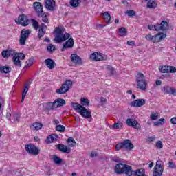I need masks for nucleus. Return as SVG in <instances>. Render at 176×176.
<instances>
[{
  "instance_id": "17",
  "label": "nucleus",
  "mask_w": 176,
  "mask_h": 176,
  "mask_svg": "<svg viewBox=\"0 0 176 176\" xmlns=\"http://www.w3.org/2000/svg\"><path fill=\"white\" fill-rule=\"evenodd\" d=\"M74 45H75L74 38L71 37L63 44L61 52H65L66 49H72L74 47Z\"/></svg>"
},
{
  "instance_id": "49",
  "label": "nucleus",
  "mask_w": 176,
  "mask_h": 176,
  "mask_svg": "<svg viewBox=\"0 0 176 176\" xmlns=\"http://www.w3.org/2000/svg\"><path fill=\"white\" fill-rule=\"evenodd\" d=\"M168 72H170V74H175V72H176V67L173 66H168Z\"/></svg>"
},
{
  "instance_id": "40",
  "label": "nucleus",
  "mask_w": 176,
  "mask_h": 176,
  "mask_svg": "<svg viewBox=\"0 0 176 176\" xmlns=\"http://www.w3.org/2000/svg\"><path fill=\"white\" fill-rule=\"evenodd\" d=\"M106 69L109 71L110 75H115V69L112 66L107 65Z\"/></svg>"
},
{
  "instance_id": "1",
  "label": "nucleus",
  "mask_w": 176,
  "mask_h": 176,
  "mask_svg": "<svg viewBox=\"0 0 176 176\" xmlns=\"http://www.w3.org/2000/svg\"><path fill=\"white\" fill-rule=\"evenodd\" d=\"M116 174H125L126 176L133 175V168L130 165L125 164H118L114 168Z\"/></svg>"
},
{
  "instance_id": "24",
  "label": "nucleus",
  "mask_w": 176,
  "mask_h": 176,
  "mask_svg": "<svg viewBox=\"0 0 176 176\" xmlns=\"http://www.w3.org/2000/svg\"><path fill=\"white\" fill-rule=\"evenodd\" d=\"M166 36H167V34L162 32L155 34L154 36V43L160 42L161 41H163V39H165Z\"/></svg>"
},
{
  "instance_id": "61",
  "label": "nucleus",
  "mask_w": 176,
  "mask_h": 176,
  "mask_svg": "<svg viewBox=\"0 0 176 176\" xmlns=\"http://www.w3.org/2000/svg\"><path fill=\"white\" fill-rule=\"evenodd\" d=\"M155 84L157 85V86H160V85H162V80H157L155 81Z\"/></svg>"
},
{
  "instance_id": "58",
  "label": "nucleus",
  "mask_w": 176,
  "mask_h": 176,
  "mask_svg": "<svg viewBox=\"0 0 176 176\" xmlns=\"http://www.w3.org/2000/svg\"><path fill=\"white\" fill-rule=\"evenodd\" d=\"M170 122L172 123V124H176V117L171 118Z\"/></svg>"
},
{
  "instance_id": "42",
  "label": "nucleus",
  "mask_w": 176,
  "mask_h": 176,
  "mask_svg": "<svg viewBox=\"0 0 176 176\" xmlns=\"http://www.w3.org/2000/svg\"><path fill=\"white\" fill-rule=\"evenodd\" d=\"M46 109H47V111H53V109H54V106L53 104V102L47 103Z\"/></svg>"
},
{
  "instance_id": "4",
  "label": "nucleus",
  "mask_w": 176,
  "mask_h": 176,
  "mask_svg": "<svg viewBox=\"0 0 176 176\" xmlns=\"http://www.w3.org/2000/svg\"><path fill=\"white\" fill-rule=\"evenodd\" d=\"M56 32V36L54 38V41L56 43H61V42H64L65 41H67V39H69L70 38L71 34L66 33L64 34L63 32V30L60 29V28H56L55 30Z\"/></svg>"
},
{
  "instance_id": "37",
  "label": "nucleus",
  "mask_w": 176,
  "mask_h": 176,
  "mask_svg": "<svg viewBox=\"0 0 176 176\" xmlns=\"http://www.w3.org/2000/svg\"><path fill=\"white\" fill-rule=\"evenodd\" d=\"M159 69L163 74H168V66H160Z\"/></svg>"
},
{
  "instance_id": "26",
  "label": "nucleus",
  "mask_w": 176,
  "mask_h": 176,
  "mask_svg": "<svg viewBox=\"0 0 176 176\" xmlns=\"http://www.w3.org/2000/svg\"><path fill=\"white\" fill-rule=\"evenodd\" d=\"M111 129L112 130H122L123 129V123L120 121H118V122H115L113 125H111Z\"/></svg>"
},
{
  "instance_id": "32",
  "label": "nucleus",
  "mask_w": 176,
  "mask_h": 176,
  "mask_svg": "<svg viewBox=\"0 0 176 176\" xmlns=\"http://www.w3.org/2000/svg\"><path fill=\"white\" fill-rule=\"evenodd\" d=\"M80 101L82 107H89L90 105V101L86 98H81Z\"/></svg>"
},
{
  "instance_id": "18",
  "label": "nucleus",
  "mask_w": 176,
  "mask_h": 176,
  "mask_svg": "<svg viewBox=\"0 0 176 176\" xmlns=\"http://www.w3.org/2000/svg\"><path fill=\"white\" fill-rule=\"evenodd\" d=\"M162 91L164 93V94H172V96H176V90L175 89L168 86L166 85L162 87Z\"/></svg>"
},
{
  "instance_id": "63",
  "label": "nucleus",
  "mask_w": 176,
  "mask_h": 176,
  "mask_svg": "<svg viewBox=\"0 0 176 176\" xmlns=\"http://www.w3.org/2000/svg\"><path fill=\"white\" fill-rule=\"evenodd\" d=\"M12 116V114H10V113H7L6 114V118L8 120H10V118Z\"/></svg>"
},
{
  "instance_id": "16",
  "label": "nucleus",
  "mask_w": 176,
  "mask_h": 176,
  "mask_svg": "<svg viewBox=\"0 0 176 176\" xmlns=\"http://www.w3.org/2000/svg\"><path fill=\"white\" fill-rule=\"evenodd\" d=\"M70 58L72 63H74V64H76V65H82V64H83L82 58L76 54H72Z\"/></svg>"
},
{
  "instance_id": "13",
  "label": "nucleus",
  "mask_w": 176,
  "mask_h": 176,
  "mask_svg": "<svg viewBox=\"0 0 176 176\" xmlns=\"http://www.w3.org/2000/svg\"><path fill=\"white\" fill-rule=\"evenodd\" d=\"M16 24H20L23 27H27L28 25V18L24 14L19 15L18 20H15Z\"/></svg>"
},
{
  "instance_id": "54",
  "label": "nucleus",
  "mask_w": 176,
  "mask_h": 176,
  "mask_svg": "<svg viewBox=\"0 0 176 176\" xmlns=\"http://www.w3.org/2000/svg\"><path fill=\"white\" fill-rule=\"evenodd\" d=\"M126 44L129 45V46H134V45H135V42L134 41H127Z\"/></svg>"
},
{
  "instance_id": "55",
  "label": "nucleus",
  "mask_w": 176,
  "mask_h": 176,
  "mask_svg": "<svg viewBox=\"0 0 176 176\" xmlns=\"http://www.w3.org/2000/svg\"><path fill=\"white\" fill-rule=\"evenodd\" d=\"M28 90H30V88H28V84H25V87L23 89V92L28 93Z\"/></svg>"
},
{
  "instance_id": "31",
  "label": "nucleus",
  "mask_w": 176,
  "mask_h": 176,
  "mask_svg": "<svg viewBox=\"0 0 176 176\" xmlns=\"http://www.w3.org/2000/svg\"><path fill=\"white\" fill-rule=\"evenodd\" d=\"M156 6H157V3H156V1L153 0H150L147 3V8L149 9H154V8H156Z\"/></svg>"
},
{
  "instance_id": "57",
  "label": "nucleus",
  "mask_w": 176,
  "mask_h": 176,
  "mask_svg": "<svg viewBox=\"0 0 176 176\" xmlns=\"http://www.w3.org/2000/svg\"><path fill=\"white\" fill-rule=\"evenodd\" d=\"M100 102H102V104H105V102H107V98L104 97H100Z\"/></svg>"
},
{
  "instance_id": "47",
  "label": "nucleus",
  "mask_w": 176,
  "mask_h": 176,
  "mask_svg": "<svg viewBox=\"0 0 176 176\" xmlns=\"http://www.w3.org/2000/svg\"><path fill=\"white\" fill-rule=\"evenodd\" d=\"M147 41H152V42L155 43V36H151V34L146 35L145 36Z\"/></svg>"
},
{
  "instance_id": "29",
  "label": "nucleus",
  "mask_w": 176,
  "mask_h": 176,
  "mask_svg": "<svg viewBox=\"0 0 176 176\" xmlns=\"http://www.w3.org/2000/svg\"><path fill=\"white\" fill-rule=\"evenodd\" d=\"M10 67L9 66H1L0 67V73L1 74H9L10 72Z\"/></svg>"
},
{
  "instance_id": "43",
  "label": "nucleus",
  "mask_w": 176,
  "mask_h": 176,
  "mask_svg": "<svg viewBox=\"0 0 176 176\" xmlns=\"http://www.w3.org/2000/svg\"><path fill=\"white\" fill-rule=\"evenodd\" d=\"M32 64H34V60L31 58L28 59V60L26 61V66L25 68H30Z\"/></svg>"
},
{
  "instance_id": "15",
  "label": "nucleus",
  "mask_w": 176,
  "mask_h": 176,
  "mask_svg": "<svg viewBox=\"0 0 176 176\" xmlns=\"http://www.w3.org/2000/svg\"><path fill=\"white\" fill-rule=\"evenodd\" d=\"M168 30V23L166 21H162L161 24L155 25V31H167Z\"/></svg>"
},
{
  "instance_id": "64",
  "label": "nucleus",
  "mask_w": 176,
  "mask_h": 176,
  "mask_svg": "<svg viewBox=\"0 0 176 176\" xmlns=\"http://www.w3.org/2000/svg\"><path fill=\"white\" fill-rule=\"evenodd\" d=\"M160 124H162V122H160L157 121V122H154V126H160Z\"/></svg>"
},
{
  "instance_id": "19",
  "label": "nucleus",
  "mask_w": 176,
  "mask_h": 176,
  "mask_svg": "<svg viewBox=\"0 0 176 176\" xmlns=\"http://www.w3.org/2000/svg\"><path fill=\"white\" fill-rule=\"evenodd\" d=\"M56 6V1L54 0H46L45 1V7L47 10L53 12L54 10V7Z\"/></svg>"
},
{
  "instance_id": "56",
  "label": "nucleus",
  "mask_w": 176,
  "mask_h": 176,
  "mask_svg": "<svg viewBox=\"0 0 176 176\" xmlns=\"http://www.w3.org/2000/svg\"><path fill=\"white\" fill-rule=\"evenodd\" d=\"M113 162H116V163H120V159L118 157H114L112 158Z\"/></svg>"
},
{
  "instance_id": "33",
  "label": "nucleus",
  "mask_w": 176,
  "mask_h": 176,
  "mask_svg": "<svg viewBox=\"0 0 176 176\" xmlns=\"http://www.w3.org/2000/svg\"><path fill=\"white\" fill-rule=\"evenodd\" d=\"M120 36H126L127 30L124 27L120 28L118 30Z\"/></svg>"
},
{
  "instance_id": "36",
  "label": "nucleus",
  "mask_w": 176,
  "mask_h": 176,
  "mask_svg": "<svg viewBox=\"0 0 176 176\" xmlns=\"http://www.w3.org/2000/svg\"><path fill=\"white\" fill-rule=\"evenodd\" d=\"M53 161L55 164H61V163L63 162V160L58 157L57 155L53 156Z\"/></svg>"
},
{
  "instance_id": "21",
  "label": "nucleus",
  "mask_w": 176,
  "mask_h": 176,
  "mask_svg": "<svg viewBox=\"0 0 176 176\" xmlns=\"http://www.w3.org/2000/svg\"><path fill=\"white\" fill-rule=\"evenodd\" d=\"M16 51L14 50H4L1 52V56L4 58H8L10 56H14L16 54Z\"/></svg>"
},
{
  "instance_id": "2",
  "label": "nucleus",
  "mask_w": 176,
  "mask_h": 176,
  "mask_svg": "<svg viewBox=\"0 0 176 176\" xmlns=\"http://www.w3.org/2000/svg\"><path fill=\"white\" fill-rule=\"evenodd\" d=\"M72 107L74 111H78V113L81 116H82V118H85V119L91 118V112L89 111L87 109L82 106L80 104L72 102Z\"/></svg>"
},
{
  "instance_id": "30",
  "label": "nucleus",
  "mask_w": 176,
  "mask_h": 176,
  "mask_svg": "<svg viewBox=\"0 0 176 176\" xmlns=\"http://www.w3.org/2000/svg\"><path fill=\"white\" fill-rule=\"evenodd\" d=\"M48 14H49V13H47V12H43L38 17H42V21H43V23H46V24H49V18H47Z\"/></svg>"
},
{
  "instance_id": "6",
  "label": "nucleus",
  "mask_w": 176,
  "mask_h": 176,
  "mask_svg": "<svg viewBox=\"0 0 176 176\" xmlns=\"http://www.w3.org/2000/svg\"><path fill=\"white\" fill-rule=\"evenodd\" d=\"M134 148V145L131 143L130 140H125L121 143H118L116 146V151H120V149H126L127 151H131Z\"/></svg>"
},
{
  "instance_id": "28",
  "label": "nucleus",
  "mask_w": 176,
  "mask_h": 176,
  "mask_svg": "<svg viewBox=\"0 0 176 176\" xmlns=\"http://www.w3.org/2000/svg\"><path fill=\"white\" fill-rule=\"evenodd\" d=\"M81 3L82 0H70L69 1V4L72 8H79Z\"/></svg>"
},
{
  "instance_id": "27",
  "label": "nucleus",
  "mask_w": 176,
  "mask_h": 176,
  "mask_svg": "<svg viewBox=\"0 0 176 176\" xmlns=\"http://www.w3.org/2000/svg\"><path fill=\"white\" fill-rule=\"evenodd\" d=\"M102 16H104V23H106V24H111V23H112V21H111V14H109L108 12L102 13Z\"/></svg>"
},
{
  "instance_id": "23",
  "label": "nucleus",
  "mask_w": 176,
  "mask_h": 176,
  "mask_svg": "<svg viewBox=\"0 0 176 176\" xmlns=\"http://www.w3.org/2000/svg\"><path fill=\"white\" fill-rule=\"evenodd\" d=\"M56 148L63 153H71V148L64 144H58Z\"/></svg>"
},
{
  "instance_id": "50",
  "label": "nucleus",
  "mask_w": 176,
  "mask_h": 176,
  "mask_svg": "<svg viewBox=\"0 0 176 176\" xmlns=\"http://www.w3.org/2000/svg\"><path fill=\"white\" fill-rule=\"evenodd\" d=\"M102 60H105V58H104V56H102V54L98 53V58L96 59V61H102Z\"/></svg>"
},
{
  "instance_id": "11",
  "label": "nucleus",
  "mask_w": 176,
  "mask_h": 176,
  "mask_svg": "<svg viewBox=\"0 0 176 176\" xmlns=\"http://www.w3.org/2000/svg\"><path fill=\"white\" fill-rule=\"evenodd\" d=\"M163 171H164V168L162 166V162L157 161L154 167L153 176H162L163 175Z\"/></svg>"
},
{
  "instance_id": "51",
  "label": "nucleus",
  "mask_w": 176,
  "mask_h": 176,
  "mask_svg": "<svg viewBox=\"0 0 176 176\" xmlns=\"http://www.w3.org/2000/svg\"><path fill=\"white\" fill-rule=\"evenodd\" d=\"M156 147L159 149H162L163 148V142L162 141L157 142Z\"/></svg>"
},
{
  "instance_id": "44",
  "label": "nucleus",
  "mask_w": 176,
  "mask_h": 176,
  "mask_svg": "<svg viewBox=\"0 0 176 176\" xmlns=\"http://www.w3.org/2000/svg\"><path fill=\"white\" fill-rule=\"evenodd\" d=\"M56 101H58V103L59 105H60V107H63V105H65L66 104L65 100L63 98H58L56 99Z\"/></svg>"
},
{
  "instance_id": "53",
  "label": "nucleus",
  "mask_w": 176,
  "mask_h": 176,
  "mask_svg": "<svg viewBox=\"0 0 176 176\" xmlns=\"http://www.w3.org/2000/svg\"><path fill=\"white\" fill-rule=\"evenodd\" d=\"M168 166L170 168H175V164L173 162H168Z\"/></svg>"
},
{
  "instance_id": "5",
  "label": "nucleus",
  "mask_w": 176,
  "mask_h": 176,
  "mask_svg": "<svg viewBox=\"0 0 176 176\" xmlns=\"http://www.w3.org/2000/svg\"><path fill=\"white\" fill-rule=\"evenodd\" d=\"M138 89L145 91L148 89V81L145 80V75L142 73H138L136 79Z\"/></svg>"
},
{
  "instance_id": "45",
  "label": "nucleus",
  "mask_w": 176,
  "mask_h": 176,
  "mask_svg": "<svg viewBox=\"0 0 176 176\" xmlns=\"http://www.w3.org/2000/svg\"><path fill=\"white\" fill-rule=\"evenodd\" d=\"M98 56V52H94L91 54L90 58H91L92 60H94L95 61H97Z\"/></svg>"
},
{
  "instance_id": "46",
  "label": "nucleus",
  "mask_w": 176,
  "mask_h": 176,
  "mask_svg": "<svg viewBox=\"0 0 176 176\" xmlns=\"http://www.w3.org/2000/svg\"><path fill=\"white\" fill-rule=\"evenodd\" d=\"M21 116L19 114L14 115V123H19L20 122Z\"/></svg>"
},
{
  "instance_id": "10",
  "label": "nucleus",
  "mask_w": 176,
  "mask_h": 176,
  "mask_svg": "<svg viewBox=\"0 0 176 176\" xmlns=\"http://www.w3.org/2000/svg\"><path fill=\"white\" fill-rule=\"evenodd\" d=\"M25 58V55L23 53L16 52L15 55L12 57V61L16 67H21V61L20 60H24Z\"/></svg>"
},
{
  "instance_id": "7",
  "label": "nucleus",
  "mask_w": 176,
  "mask_h": 176,
  "mask_svg": "<svg viewBox=\"0 0 176 176\" xmlns=\"http://www.w3.org/2000/svg\"><path fill=\"white\" fill-rule=\"evenodd\" d=\"M72 87V81L66 80L60 87V89L56 90L57 94H65Z\"/></svg>"
},
{
  "instance_id": "52",
  "label": "nucleus",
  "mask_w": 176,
  "mask_h": 176,
  "mask_svg": "<svg viewBox=\"0 0 176 176\" xmlns=\"http://www.w3.org/2000/svg\"><path fill=\"white\" fill-rule=\"evenodd\" d=\"M53 105H54V109H55V108H58L60 107V104H58V102L57 101V99L52 102Z\"/></svg>"
},
{
  "instance_id": "35",
  "label": "nucleus",
  "mask_w": 176,
  "mask_h": 176,
  "mask_svg": "<svg viewBox=\"0 0 176 176\" xmlns=\"http://www.w3.org/2000/svg\"><path fill=\"white\" fill-rule=\"evenodd\" d=\"M32 126L34 127V130H41L42 127H43V124L41 122H35L33 123Z\"/></svg>"
},
{
  "instance_id": "25",
  "label": "nucleus",
  "mask_w": 176,
  "mask_h": 176,
  "mask_svg": "<svg viewBox=\"0 0 176 176\" xmlns=\"http://www.w3.org/2000/svg\"><path fill=\"white\" fill-rule=\"evenodd\" d=\"M57 138H58V135H56V134L50 135L47 138L45 142L46 144H52V142H54V141H57Z\"/></svg>"
},
{
  "instance_id": "3",
  "label": "nucleus",
  "mask_w": 176,
  "mask_h": 176,
  "mask_svg": "<svg viewBox=\"0 0 176 176\" xmlns=\"http://www.w3.org/2000/svg\"><path fill=\"white\" fill-rule=\"evenodd\" d=\"M32 27L34 30H39L38 33V38H41L44 36L45 34H46V30H47V26L45 23H41L39 27V23L38 21L32 19H31Z\"/></svg>"
},
{
  "instance_id": "60",
  "label": "nucleus",
  "mask_w": 176,
  "mask_h": 176,
  "mask_svg": "<svg viewBox=\"0 0 176 176\" xmlns=\"http://www.w3.org/2000/svg\"><path fill=\"white\" fill-rule=\"evenodd\" d=\"M148 30H151L153 31V30H155V25L153 26V25H148Z\"/></svg>"
},
{
  "instance_id": "9",
  "label": "nucleus",
  "mask_w": 176,
  "mask_h": 176,
  "mask_svg": "<svg viewBox=\"0 0 176 176\" xmlns=\"http://www.w3.org/2000/svg\"><path fill=\"white\" fill-rule=\"evenodd\" d=\"M25 149L28 153H30V155H34V156H36L37 155H39V152H41V150L38 149L36 146L33 144H27L25 146Z\"/></svg>"
},
{
  "instance_id": "62",
  "label": "nucleus",
  "mask_w": 176,
  "mask_h": 176,
  "mask_svg": "<svg viewBox=\"0 0 176 176\" xmlns=\"http://www.w3.org/2000/svg\"><path fill=\"white\" fill-rule=\"evenodd\" d=\"M53 123H54V124H60V121L58 120L54 119L53 120Z\"/></svg>"
},
{
  "instance_id": "59",
  "label": "nucleus",
  "mask_w": 176,
  "mask_h": 176,
  "mask_svg": "<svg viewBox=\"0 0 176 176\" xmlns=\"http://www.w3.org/2000/svg\"><path fill=\"white\" fill-rule=\"evenodd\" d=\"M96 156H97V152L92 151L91 153V157H96Z\"/></svg>"
},
{
  "instance_id": "39",
  "label": "nucleus",
  "mask_w": 176,
  "mask_h": 176,
  "mask_svg": "<svg viewBox=\"0 0 176 176\" xmlns=\"http://www.w3.org/2000/svg\"><path fill=\"white\" fill-rule=\"evenodd\" d=\"M47 50L49 52V53H53L56 50V46H54L53 44H49L47 47Z\"/></svg>"
},
{
  "instance_id": "34",
  "label": "nucleus",
  "mask_w": 176,
  "mask_h": 176,
  "mask_svg": "<svg viewBox=\"0 0 176 176\" xmlns=\"http://www.w3.org/2000/svg\"><path fill=\"white\" fill-rule=\"evenodd\" d=\"M67 142L72 148L74 146H76V142L73 138H69L67 140Z\"/></svg>"
},
{
  "instance_id": "22",
  "label": "nucleus",
  "mask_w": 176,
  "mask_h": 176,
  "mask_svg": "<svg viewBox=\"0 0 176 176\" xmlns=\"http://www.w3.org/2000/svg\"><path fill=\"white\" fill-rule=\"evenodd\" d=\"M44 63H45L47 68H49L50 69H53L56 67V65H57L56 64V62H54V60L51 58L45 59L44 60Z\"/></svg>"
},
{
  "instance_id": "14",
  "label": "nucleus",
  "mask_w": 176,
  "mask_h": 176,
  "mask_svg": "<svg viewBox=\"0 0 176 176\" xmlns=\"http://www.w3.org/2000/svg\"><path fill=\"white\" fill-rule=\"evenodd\" d=\"M126 123L127 126L133 127V129H136V130H140V129H141V125L135 120L128 118L126 119Z\"/></svg>"
},
{
  "instance_id": "48",
  "label": "nucleus",
  "mask_w": 176,
  "mask_h": 176,
  "mask_svg": "<svg viewBox=\"0 0 176 176\" xmlns=\"http://www.w3.org/2000/svg\"><path fill=\"white\" fill-rule=\"evenodd\" d=\"M152 120H156V119H159V114L158 113H152L150 116Z\"/></svg>"
},
{
  "instance_id": "41",
  "label": "nucleus",
  "mask_w": 176,
  "mask_h": 176,
  "mask_svg": "<svg viewBox=\"0 0 176 176\" xmlns=\"http://www.w3.org/2000/svg\"><path fill=\"white\" fill-rule=\"evenodd\" d=\"M125 14H127V16H129V17H131L133 16H135V11L133 10H127L125 12Z\"/></svg>"
},
{
  "instance_id": "20",
  "label": "nucleus",
  "mask_w": 176,
  "mask_h": 176,
  "mask_svg": "<svg viewBox=\"0 0 176 176\" xmlns=\"http://www.w3.org/2000/svg\"><path fill=\"white\" fill-rule=\"evenodd\" d=\"M145 99H138L131 103V107H134L135 108H140V107H142L145 105Z\"/></svg>"
},
{
  "instance_id": "12",
  "label": "nucleus",
  "mask_w": 176,
  "mask_h": 176,
  "mask_svg": "<svg viewBox=\"0 0 176 176\" xmlns=\"http://www.w3.org/2000/svg\"><path fill=\"white\" fill-rule=\"evenodd\" d=\"M33 8L34 9L38 16H42L43 13V6L42 3L36 1L33 3Z\"/></svg>"
},
{
  "instance_id": "38",
  "label": "nucleus",
  "mask_w": 176,
  "mask_h": 176,
  "mask_svg": "<svg viewBox=\"0 0 176 176\" xmlns=\"http://www.w3.org/2000/svg\"><path fill=\"white\" fill-rule=\"evenodd\" d=\"M56 130L59 133H64V131H65V126L61 124L57 125L56 126Z\"/></svg>"
},
{
  "instance_id": "8",
  "label": "nucleus",
  "mask_w": 176,
  "mask_h": 176,
  "mask_svg": "<svg viewBox=\"0 0 176 176\" xmlns=\"http://www.w3.org/2000/svg\"><path fill=\"white\" fill-rule=\"evenodd\" d=\"M30 34H31V30H22L21 32V36L19 38V43L20 45H25V42H27V39L30 37Z\"/></svg>"
}]
</instances>
